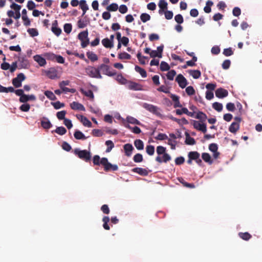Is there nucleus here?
<instances>
[{
	"mask_svg": "<svg viewBox=\"0 0 262 262\" xmlns=\"http://www.w3.org/2000/svg\"><path fill=\"white\" fill-rule=\"evenodd\" d=\"M74 154L79 158L86 162H89L91 159V152L86 150H79L78 148L75 149Z\"/></svg>",
	"mask_w": 262,
	"mask_h": 262,
	"instance_id": "1",
	"label": "nucleus"
},
{
	"mask_svg": "<svg viewBox=\"0 0 262 262\" xmlns=\"http://www.w3.org/2000/svg\"><path fill=\"white\" fill-rule=\"evenodd\" d=\"M101 165L103 166L104 170L105 171H117L118 169V167L116 164H112L110 163L106 158H102L101 159Z\"/></svg>",
	"mask_w": 262,
	"mask_h": 262,
	"instance_id": "2",
	"label": "nucleus"
},
{
	"mask_svg": "<svg viewBox=\"0 0 262 262\" xmlns=\"http://www.w3.org/2000/svg\"><path fill=\"white\" fill-rule=\"evenodd\" d=\"M85 72L88 75L92 78H102V76L98 68H96L92 66H88L85 68Z\"/></svg>",
	"mask_w": 262,
	"mask_h": 262,
	"instance_id": "3",
	"label": "nucleus"
},
{
	"mask_svg": "<svg viewBox=\"0 0 262 262\" xmlns=\"http://www.w3.org/2000/svg\"><path fill=\"white\" fill-rule=\"evenodd\" d=\"M89 32L88 30L81 32L78 35V38L81 41V46L82 48H84L90 43L89 39L88 38Z\"/></svg>",
	"mask_w": 262,
	"mask_h": 262,
	"instance_id": "4",
	"label": "nucleus"
},
{
	"mask_svg": "<svg viewBox=\"0 0 262 262\" xmlns=\"http://www.w3.org/2000/svg\"><path fill=\"white\" fill-rule=\"evenodd\" d=\"M98 69L100 72L101 71L103 74L108 76H113L116 74L115 70H112L109 66L104 63L100 64L98 67Z\"/></svg>",
	"mask_w": 262,
	"mask_h": 262,
	"instance_id": "5",
	"label": "nucleus"
},
{
	"mask_svg": "<svg viewBox=\"0 0 262 262\" xmlns=\"http://www.w3.org/2000/svg\"><path fill=\"white\" fill-rule=\"evenodd\" d=\"M26 79V76L23 73L18 74L16 77L13 78L12 81V84L13 86L18 88L21 86L22 82Z\"/></svg>",
	"mask_w": 262,
	"mask_h": 262,
	"instance_id": "6",
	"label": "nucleus"
},
{
	"mask_svg": "<svg viewBox=\"0 0 262 262\" xmlns=\"http://www.w3.org/2000/svg\"><path fill=\"white\" fill-rule=\"evenodd\" d=\"M234 120L235 121L232 122L229 127V132L233 134H235L238 130L242 118L239 117H235Z\"/></svg>",
	"mask_w": 262,
	"mask_h": 262,
	"instance_id": "7",
	"label": "nucleus"
},
{
	"mask_svg": "<svg viewBox=\"0 0 262 262\" xmlns=\"http://www.w3.org/2000/svg\"><path fill=\"white\" fill-rule=\"evenodd\" d=\"M126 87L128 89L133 91H143V85L139 83L128 80L126 84Z\"/></svg>",
	"mask_w": 262,
	"mask_h": 262,
	"instance_id": "8",
	"label": "nucleus"
},
{
	"mask_svg": "<svg viewBox=\"0 0 262 262\" xmlns=\"http://www.w3.org/2000/svg\"><path fill=\"white\" fill-rule=\"evenodd\" d=\"M176 81L178 82L179 86L182 89L185 88L188 84L187 80L183 75L181 74L177 75L176 78Z\"/></svg>",
	"mask_w": 262,
	"mask_h": 262,
	"instance_id": "9",
	"label": "nucleus"
},
{
	"mask_svg": "<svg viewBox=\"0 0 262 262\" xmlns=\"http://www.w3.org/2000/svg\"><path fill=\"white\" fill-rule=\"evenodd\" d=\"M164 46L163 45L157 47V50H152L150 53V56L151 58L158 57L161 58L162 57V52L163 51Z\"/></svg>",
	"mask_w": 262,
	"mask_h": 262,
	"instance_id": "10",
	"label": "nucleus"
},
{
	"mask_svg": "<svg viewBox=\"0 0 262 262\" xmlns=\"http://www.w3.org/2000/svg\"><path fill=\"white\" fill-rule=\"evenodd\" d=\"M193 125L196 129L205 133L207 132L206 125L205 123H201L198 121H193Z\"/></svg>",
	"mask_w": 262,
	"mask_h": 262,
	"instance_id": "11",
	"label": "nucleus"
},
{
	"mask_svg": "<svg viewBox=\"0 0 262 262\" xmlns=\"http://www.w3.org/2000/svg\"><path fill=\"white\" fill-rule=\"evenodd\" d=\"M46 76L51 79L57 77V71L54 68H51L48 70L45 71Z\"/></svg>",
	"mask_w": 262,
	"mask_h": 262,
	"instance_id": "12",
	"label": "nucleus"
},
{
	"mask_svg": "<svg viewBox=\"0 0 262 262\" xmlns=\"http://www.w3.org/2000/svg\"><path fill=\"white\" fill-rule=\"evenodd\" d=\"M215 94L216 97L223 98L228 96V92L227 90L220 88L215 91Z\"/></svg>",
	"mask_w": 262,
	"mask_h": 262,
	"instance_id": "13",
	"label": "nucleus"
},
{
	"mask_svg": "<svg viewBox=\"0 0 262 262\" xmlns=\"http://www.w3.org/2000/svg\"><path fill=\"white\" fill-rule=\"evenodd\" d=\"M125 155L128 157L131 156L133 150L134 149L133 145L130 143H127L123 145Z\"/></svg>",
	"mask_w": 262,
	"mask_h": 262,
	"instance_id": "14",
	"label": "nucleus"
},
{
	"mask_svg": "<svg viewBox=\"0 0 262 262\" xmlns=\"http://www.w3.org/2000/svg\"><path fill=\"white\" fill-rule=\"evenodd\" d=\"M34 60L37 62L40 67L45 66L46 63V58L40 55H36L33 56Z\"/></svg>",
	"mask_w": 262,
	"mask_h": 262,
	"instance_id": "15",
	"label": "nucleus"
},
{
	"mask_svg": "<svg viewBox=\"0 0 262 262\" xmlns=\"http://www.w3.org/2000/svg\"><path fill=\"white\" fill-rule=\"evenodd\" d=\"M171 157L167 153H165L163 154L162 158L160 156L157 157L156 158V161L160 163L162 162L167 163V162L171 160Z\"/></svg>",
	"mask_w": 262,
	"mask_h": 262,
	"instance_id": "16",
	"label": "nucleus"
},
{
	"mask_svg": "<svg viewBox=\"0 0 262 262\" xmlns=\"http://www.w3.org/2000/svg\"><path fill=\"white\" fill-rule=\"evenodd\" d=\"M70 106L71 108L74 110H79L82 111H85V107L82 104L77 102H73L70 104Z\"/></svg>",
	"mask_w": 262,
	"mask_h": 262,
	"instance_id": "17",
	"label": "nucleus"
},
{
	"mask_svg": "<svg viewBox=\"0 0 262 262\" xmlns=\"http://www.w3.org/2000/svg\"><path fill=\"white\" fill-rule=\"evenodd\" d=\"M143 106L146 110L148 111L149 112L155 114H157L158 110L157 106L147 103H144Z\"/></svg>",
	"mask_w": 262,
	"mask_h": 262,
	"instance_id": "18",
	"label": "nucleus"
},
{
	"mask_svg": "<svg viewBox=\"0 0 262 262\" xmlns=\"http://www.w3.org/2000/svg\"><path fill=\"white\" fill-rule=\"evenodd\" d=\"M57 20H54V22L52 23L51 30L54 34L58 36L61 34V30L60 28L57 27Z\"/></svg>",
	"mask_w": 262,
	"mask_h": 262,
	"instance_id": "19",
	"label": "nucleus"
},
{
	"mask_svg": "<svg viewBox=\"0 0 262 262\" xmlns=\"http://www.w3.org/2000/svg\"><path fill=\"white\" fill-rule=\"evenodd\" d=\"M41 125L45 129H49L52 126L50 120L45 117L41 120Z\"/></svg>",
	"mask_w": 262,
	"mask_h": 262,
	"instance_id": "20",
	"label": "nucleus"
},
{
	"mask_svg": "<svg viewBox=\"0 0 262 262\" xmlns=\"http://www.w3.org/2000/svg\"><path fill=\"white\" fill-rule=\"evenodd\" d=\"M132 171L137 173L142 176H146L148 174V171L145 168L136 167L132 169Z\"/></svg>",
	"mask_w": 262,
	"mask_h": 262,
	"instance_id": "21",
	"label": "nucleus"
},
{
	"mask_svg": "<svg viewBox=\"0 0 262 262\" xmlns=\"http://www.w3.org/2000/svg\"><path fill=\"white\" fill-rule=\"evenodd\" d=\"M27 10L25 9L22 10V19L24 21V25L28 26L30 25L31 22L27 15Z\"/></svg>",
	"mask_w": 262,
	"mask_h": 262,
	"instance_id": "22",
	"label": "nucleus"
},
{
	"mask_svg": "<svg viewBox=\"0 0 262 262\" xmlns=\"http://www.w3.org/2000/svg\"><path fill=\"white\" fill-rule=\"evenodd\" d=\"M102 44L106 48H112L113 47V42L108 38H104L102 40Z\"/></svg>",
	"mask_w": 262,
	"mask_h": 262,
	"instance_id": "23",
	"label": "nucleus"
},
{
	"mask_svg": "<svg viewBox=\"0 0 262 262\" xmlns=\"http://www.w3.org/2000/svg\"><path fill=\"white\" fill-rule=\"evenodd\" d=\"M169 118L176 122H177L180 125H183V124H188V121L185 118H182L181 119H177L172 116L169 117Z\"/></svg>",
	"mask_w": 262,
	"mask_h": 262,
	"instance_id": "24",
	"label": "nucleus"
},
{
	"mask_svg": "<svg viewBox=\"0 0 262 262\" xmlns=\"http://www.w3.org/2000/svg\"><path fill=\"white\" fill-rule=\"evenodd\" d=\"M80 121L85 126L89 127H92V124L91 122L85 117L83 116H80Z\"/></svg>",
	"mask_w": 262,
	"mask_h": 262,
	"instance_id": "25",
	"label": "nucleus"
},
{
	"mask_svg": "<svg viewBox=\"0 0 262 262\" xmlns=\"http://www.w3.org/2000/svg\"><path fill=\"white\" fill-rule=\"evenodd\" d=\"M185 135H186L185 143L186 144L192 145H194L195 144V140L193 138L191 137L188 133L186 132Z\"/></svg>",
	"mask_w": 262,
	"mask_h": 262,
	"instance_id": "26",
	"label": "nucleus"
},
{
	"mask_svg": "<svg viewBox=\"0 0 262 262\" xmlns=\"http://www.w3.org/2000/svg\"><path fill=\"white\" fill-rule=\"evenodd\" d=\"M86 56L92 62L96 61L98 59L97 55L92 51L87 52Z\"/></svg>",
	"mask_w": 262,
	"mask_h": 262,
	"instance_id": "27",
	"label": "nucleus"
},
{
	"mask_svg": "<svg viewBox=\"0 0 262 262\" xmlns=\"http://www.w3.org/2000/svg\"><path fill=\"white\" fill-rule=\"evenodd\" d=\"M189 74L194 79H198L201 75V73L199 70H192L188 71Z\"/></svg>",
	"mask_w": 262,
	"mask_h": 262,
	"instance_id": "28",
	"label": "nucleus"
},
{
	"mask_svg": "<svg viewBox=\"0 0 262 262\" xmlns=\"http://www.w3.org/2000/svg\"><path fill=\"white\" fill-rule=\"evenodd\" d=\"M74 136L77 140H85L87 138L79 130H76L74 134Z\"/></svg>",
	"mask_w": 262,
	"mask_h": 262,
	"instance_id": "29",
	"label": "nucleus"
},
{
	"mask_svg": "<svg viewBox=\"0 0 262 262\" xmlns=\"http://www.w3.org/2000/svg\"><path fill=\"white\" fill-rule=\"evenodd\" d=\"M134 145L138 150H142L144 148L143 142L140 139H136L134 141Z\"/></svg>",
	"mask_w": 262,
	"mask_h": 262,
	"instance_id": "30",
	"label": "nucleus"
},
{
	"mask_svg": "<svg viewBox=\"0 0 262 262\" xmlns=\"http://www.w3.org/2000/svg\"><path fill=\"white\" fill-rule=\"evenodd\" d=\"M135 69L136 71L137 72L139 73L142 77H143V78L146 77L147 73L144 69L141 68L140 67H139L138 66H136L135 67Z\"/></svg>",
	"mask_w": 262,
	"mask_h": 262,
	"instance_id": "31",
	"label": "nucleus"
},
{
	"mask_svg": "<svg viewBox=\"0 0 262 262\" xmlns=\"http://www.w3.org/2000/svg\"><path fill=\"white\" fill-rule=\"evenodd\" d=\"M238 236L240 238L245 241H248L252 237L251 235L247 232H239Z\"/></svg>",
	"mask_w": 262,
	"mask_h": 262,
	"instance_id": "32",
	"label": "nucleus"
},
{
	"mask_svg": "<svg viewBox=\"0 0 262 262\" xmlns=\"http://www.w3.org/2000/svg\"><path fill=\"white\" fill-rule=\"evenodd\" d=\"M43 55L44 57L47 60L55 61L56 55L52 52H47L44 53Z\"/></svg>",
	"mask_w": 262,
	"mask_h": 262,
	"instance_id": "33",
	"label": "nucleus"
},
{
	"mask_svg": "<svg viewBox=\"0 0 262 262\" xmlns=\"http://www.w3.org/2000/svg\"><path fill=\"white\" fill-rule=\"evenodd\" d=\"M110 219L108 216H104L102 218V222H103V227L104 229L108 230L110 229V227L108 225V223L110 222Z\"/></svg>",
	"mask_w": 262,
	"mask_h": 262,
	"instance_id": "34",
	"label": "nucleus"
},
{
	"mask_svg": "<svg viewBox=\"0 0 262 262\" xmlns=\"http://www.w3.org/2000/svg\"><path fill=\"white\" fill-rule=\"evenodd\" d=\"M202 158L205 162L208 163L210 164L212 163V160H211V157L208 153H203L202 155Z\"/></svg>",
	"mask_w": 262,
	"mask_h": 262,
	"instance_id": "35",
	"label": "nucleus"
},
{
	"mask_svg": "<svg viewBox=\"0 0 262 262\" xmlns=\"http://www.w3.org/2000/svg\"><path fill=\"white\" fill-rule=\"evenodd\" d=\"M125 126L126 128H127L128 129L132 130L134 133H135L136 134H139L141 133V129L137 126H134V127H132L129 124H127V125H125Z\"/></svg>",
	"mask_w": 262,
	"mask_h": 262,
	"instance_id": "36",
	"label": "nucleus"
},
{
	"mask_svg": "<svg viewBox=\"0 0 262 262\" xmlns=\"http://www.w3.org/2000/svg\"><path fill=\"white\" fill-rule=\"evenodd\" d=\"M126 121L128 123L133 124H137V125H140L141 123L137 119L131 117V116H128L126 118Z\"/></svg>",
	"mask_w": 262,
	"mask_h": 262,
	"instance_id": "37",
	"label": "nucleus"
},
{
	"mask_svg": "<svg viewBox=\"0 0 262 262\" xmlns=\"http://www.w3.org/2000/svg\"><path fill=\"white\" fill-rule=\"evenodd\" d=\"M195 118L198 119L200 120L202 122H204L206 121V120L207 118V115L203 112H199L197 113Z\"/></svg>",
	"mask_w": 262,
	"mask_h": 262,
	"instance_id": "38",
	"label": "nucleus"
},
{
	"mask_svg": "<svg viewBox=\"0 0 262 262\" xmlns=\"http://www.w3.org/2000/svg\"><path fill=\"white\" fill-rule=\"evenodd\" d=\"M90 21L89 20H82L79 19L77 22V26L79 28L82 29L85 27L89 24Z\"/></svg>",
	"mask_w": 262,
	"mask_h": 262,
	"instance_id": "39",
	"label": "nucleus"
},
{
	"mask_svg": "<svg viewBox=\"0 0 262 262\" xmlns=\"http://www.w3.org/2000/svg\"><path fill=\"white\" fill-rule=\"evenodd\" d=\"M55 132L59 135H63L67 133L66 129L63 126L57 127L55 130H52V132Z\"/></svg>",
	"mask_w": 262,
	"mask_h": 262,
	"instance_id": "40",
	"label": "nucleus"
},
{
	"mask_svg": "<svg viewBox=\"0 0 262 262\" xmlns=\"http://www.w3.org/2000/svg\"><path fill=\"white\" fill-rule=\"evenodd\" d=\"M44 94L51 100H55L57 99L56 97L52 91H46L44 92Z\"/></svg>",
	"mask_w": 262,
	"mask_h": 262,
	"instance_id": "41",
	"label": "nucleus"
},
{
	"mask_svg": "<svg viewBox=\"0 0 262 262\" xmlns=\"http://www.w3.org/2000/svg\"><path fill=\"white\" fill-rule=\"evenodd\" d=\"M188 156V158L195 160L200 158V154L197 151H190L189 152Z\"/></svg>",
	"mask_w": 262,
	"mask_h": 262,
	"instance_id": "42",
	"label": "nucleus"
},
{
	"mask_svg": "<svg viewBox=\"0 0 262 262\" xmlns=\"http://www.w3.org/2000/svg\"><path fill=\"white\" fill-rule=\"evenodd\" d=\"M213 5V3L211 1H208L206 2V6L204 8L205 12L209 13L211 12V7Z\"/></svg>",
	"mask_w": 262,
	"mask_h": 262,
	"instance_id": "43",
	"label": "nucleus"
},
{
	"mask_svg": "<svg viewBox=\"0 0 262 262\" xmlns=\"http://www.w3.org/2000/svg\"><path fill=\"white\" fill-rule=\"evenodd\" d=\"M178 180H179V182L181 183H182L183 185V186H184L185 187H187L188 188H193L195 187L194 185L193 184H192V183H188L185 182L184 181V180L183 178H179Z\"/></svg>",
	"mask_w": 262,
	"mask_h": 262,
	"instance_id": "44",
	"label": "nucleus"
},
{
	"mask_svg": "<svg viewBox=\"0 0 262 262\" xmlns=\"http://www.w3.org/2000/svg\"><path fill=\"white\" fill-rule=\"evenodd\" d=\"M212 107L216 111L220 112L223 110V105L221 103L215 102L212 104Z\"/></svg>",
	"mask_w": 262,
	"mask_h": 262,
	"instance_id": "45",
	"label": "nucleus"
},
{
	"mask_svg": "<svg viewBox=\"0 0 262 262\" xmlns=\"http://www.w3.org/2000/svg\"><path fill=\"white\" fill-rule=\"evenodd\" d=\"M146 151L149 156H152L155 153V147L153 145H149L146 147Z\"/></svg>",
	"mask_w": 262,
	"mask_h": 262,
	"instance_id": "46",
	"label": "nucleus"
},
{
	"mask_svg": "<svg viewBox=\"0 0 262 262\" xmlns=\"http://www.w3.org/2000/svg\"><path fill=\"white\" fill-rule=\"evenodd\" d=\"M170 69V66L169 64L165 62L162 61L160 64V70L162 71H167Z\"/></svg>",
	"mask_w": 262,
	"mask_h": 262,
	"instance_id": "47",
	"label": "nucleus"
},
{
	"mask_svg": "<svg viewBox=\"0 0 262 262\" xmlns=\"http://www.w3.org/2000/svg\"><path fill=\"white\" fill-rule=\"evenodd\" d=\"M117 80L121 84H126L128 80L125 78L122 75L120 74L117 76Z\"/></svg>",
	"mask_w": 262,
	"mask_h": 262,
	"instance_id": "48",
	"label": "nucleus"
},
{
	"mask_svg": "<svg viewBox=\"0 0 262 262\" xmlns=\"http://www.w3.org/2000/svg\"><path fill=\"white\" fill-rule=\"evenodd\" d=\"M133 160L136 163H140L143 161V156L141 154L138 153L133 157Z\"/></svg>",
	"mask_w": 262,
	"mask_h": 262,
	"instance_id": "49",
	"label": "nucleus"
},
{
	"mask_svg": "<svg viewBox=\"0 0 262 262\" xmlns=\"http://www.w3.org/2000/svg\"><path fill=\"white\" fill-rule=\"evenodd\" d=\"M118 58L120 59H130L131 56L129 54L124 52L118 54Z\"/></svg>",
	"mask_w": 262,
	"mask_h": 262,
	"instance_id": "50",
	"label": "nucleus"
},
{
	"mask_svg": "<svg viewBox=\"0 0 262 262\" xmlns=\"http://www.w3.org/2000/svg\"><path fill=\"white\" fill-rule=\"evenodd\" d=\"M158 6L162 10H165L167 9V3L165 0H160Z\"/></svg>",
	"mask_w": 262,
	"mask_h": 262,
	"instance_id": "51",
	"label": "nucleus"
},
{
	"mask_svg": "<svg viewBox=\"0 0 262 262\" xmlns=\"http://www.w3.org/2000/svg\"><path fill=\"white\" fill-rule=\"evenodd\" d=\"M105 145L107 146L106 152H110L114 147V144L111 140H107Z\"/></svg>",
	"mask_w": 262,
	"mask_h": 262,
	"instance_id": "52",
	"label": "nucleus"
},
{
	"mask_svg": "<svg viewBox=\"0 0 262 262\" xmlns=\"http://www.w3.org/2000/svg\"><path fill=\"white\" fill-rule=\"evenodd\" d=\"M140 19L143 23H146L150 19V16L147 13H142L140 15Z\"/></svg>",
	"mask_w": 262,
	"mask_h": 262,
	"instance_id": "53",
	"label": "nucleus"
},
{
	"mask_svg": "<svg viewBox=\"0 0 262 262\" xmlns=\"http://www.w3.org/2000/svg\"><path fill=\"white\" fill-rule=\"evenodd\" d=\"M72 25L71 24L67 23L64 25L63 30L66 33L69 34L72 31Z\"/></svg>",
	"mask_w": 262,
	"mask_h": 262,
	"instance_id": "54",
	"label": "nucleus"
},
{
	"mask_svg": "<svg viewBox=\"0 0 262 262\" xmlns=\"http://www.w3.org/2000/svg\"><path fill=\"white\" fill-rule=\"evenodd\" d=\"M27 31L32 37L37 36L38 35V31L35 28H29Z\"/></svg>",
	"mask_w": 262,
	"mask_h": 262,
	"instance_id": "55",
	"label": "nucleus"
},
{
	"mask_svg": "<svg viewBox=\"0 0 262 262\" xmlns=\"http://www.w3.org/2000/svg\"><path fill=\"white\" fill-rule=\"evenodd\" d=\"M118 9V6L116 3L111 4L107 7L106 9L108 11H116Z\"/></svg>",
	"mask_w": 262,
	"mask_h": 262,
	"instance_id": "56",
	"label": "nucleus"
},
{
	"mask_svg": "<svg viewBox=\"0 0 262 262\" xmlns=\"http://www.w3.org/2000/svg\"><path fill=\"white\" fill-rule=\"evenodd\" d=\"M67 112L66 111H61L58 112L56 114V116L59 120H64L66 119L65 118V116L66 115Z\"/></svg>",
	"mask_w": 262,
	"mask_h": 262,
	"instance_id": "57",
	"label": "nucleus"
},
{
	"mask_svg": "<svg viewBox=\"0 0 262 262\" xmlns=\"http://www.w3.org/2000/svg\"><path fill=\"white\" fill-rule=\"evenodd\" d=\"M176 75V72L174 70L169 71L166 75L167 78L170 80H172Z\"/></svg>",
	"mask_w": 262,
	"mask_h": 262,
	"instance_id": "58",
	"label": "nucleus"
},
{
	"mask_svg": "<svg viewBox=\"0 0 262 262\" xmlns=\"http://www.w3.org/2000/svg\"><path fill=\"white\" fill-rule=\"evenodd\" d=\"M51 104L54 106V108L56 110L59 109L61 107H63L64 106V104L63 103L60 102V101L52 102Z\"/></svg>",
	"mask_w": 262,
	"mask_h": 262,
	"instance_id": "59",
	"label": "nucleus"
},
{
	"mask_svg": "<svg viewBox=\"0 0 262 262\" xmlns=\"http://www.w3.org/2000/svg\"><path fill=\"white\" fill-rule=\"evenodd\" d=\"M92 134L95 137H101L103 135V132L98 129H94L92 132Z\"/></svg>",
	"mask_w": 262,
	"mask_h": 262,
	"instance_id": "60",
	"label": "nucleus"
},
{
	"mask_svg": "<svg viewBox=\"0 0 262 262\" xmlns=\"http://www.w3.org/2000/svg\"><path fill=\"white\" fill-rule=\"evenodd\" d=\"M93 162L95 165H101V159L98 155H95L93 157Z\"/></svg>",
	"mask_w": 262,
	"mask_h": 262,
	"instance_id": "61",
	"label": "nucleus"
},
{
	"mask_svg": "<svg viewBox=\"0 0 262 262\" xmlns=\"http://www.w3.org/2000/svg\"><path fill=\"white\" fill-rule=\"evenodd\" d=\"M156 151L159 155H163L166 153V148L162 146H158L157 147Z\"/></svg>",
	"mask_w": 262,
	"mask_h": 262,
	"instance_id": "62",
	"label": "nucleus"
},
{
	"mask_svg": "<svg viewBox=\"0 0 262 262\" xmlns=\"http://www.w3.org/2000/svg\"><path fill=\"white\" fill-rule=\"evenodd\" d=\"M30 108V105L28 103H24L22 104L20 107L19 109L22 112H27L29 111Z\"/></svg>",
	"mask_w": 262,
	"mask_h": 262,
	"instance_id": "63",
	"label": "nucleus"
},
{
	"mask_svg": "<svg viewBox=\"0 0 262 262\" xmlns=\"http://www.w3.org/2000/svg\"><path fill=\"white\" fill-rule=\"evenodd\" d=\"M186 92L188 95L191 96L195 94V90L192 86H188L186 88Z\"/></svg>",
	"mask_w": 262,
	"mask_h": 262,
	"instance_id": "64",
	"label": "nucleus"
}]
</instances>
